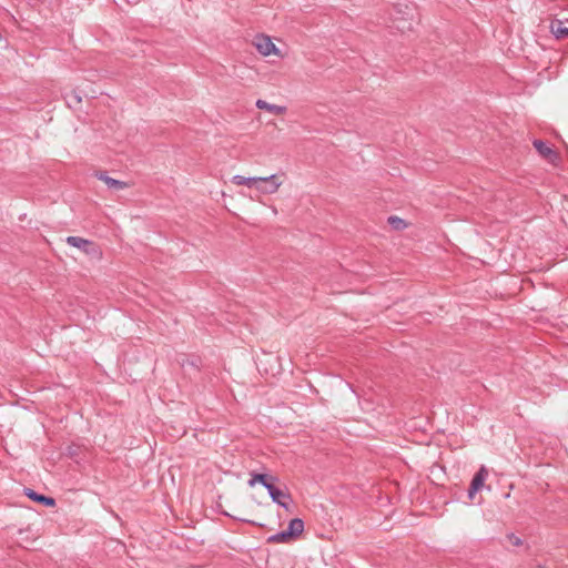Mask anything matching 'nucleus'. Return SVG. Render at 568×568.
I'll list each match as a JSON object with an SVG mask.
<instances>
[{"mask_svg": "<svg viewBox=\"0 0 568 568\" xmlns=\"http://www.w3.org/2000/svg\"><path fill=\"white\" fill-rule=\"evenodd\" d=\"M65 241L69 245L81 250L83 253L91 257L101 256V251L99 246L92 241H89L80 236H68Z\"/></svg>", "mask_w": 568, "mask_h": 568, "instance_id": "obj_1", "label": "nucleus"}, {"mask_svg": "<svg viewBox=\"0 0 568 568\" xmlns=\"http://www.w3.org/2000/svg\"><path fill=\"white\" fill-rule=\"evenodd\" d=\"M282 180L278 174H272L270 176L258 178V184L256 190L262 194H273L277 192L282 185Z\"/></svg>", "mask_w": 568, "mask_h": 568, "instance_id": "obj_2", "label": "nucleus"}, {"mask_svg": "<svg viewBox=\"0 0 568 568\" xmlns=\"http://www.w3.org/2000/svg\"><path fill=\"white\" fill-rule=\"evenodd\" d=\"M266 489L274 503L284 507L285 509H288V505L291 501V495L285 487L281 488V487L276 486L275 483H273Z\"/></svg>", "mask_w": 568, "mask_h": 568, "instance_id": "obj_3", "label": "nucleus"}, {"mask_svg": "<svg viewBox=\"0 0 568 568\" xmlns=\"http://www.w3.org/2000/svg\"><path fill=\"white\" fill-rule=\"evenodd\" d=\"M254 45H255L256 50L265 57H267L272 53L278 54L277 48L272 42L271 38L267 36L261 34V36L255 37Z\"/></svg>", "mask_w": 568, "mask_h": 568, "instance_id": "obj_4", "label": "nucleus"}, {"mask_svg": "<svg viewBox=\"0 0 568 568\" xmlns=\"http://www.w3.org/2000/svg\"><path fill=\"white\" fill-rule=\"evenodd\" d=\"M487 475L488 473L484 466L475 474L468 489V497L470 499H473L475 494L484 486Z\"/></svg>", "mask_w": 568, "mask_h": 568, "instance_id": "obj_5", "label": "nucleus"}, {"mask_svg": "<svg viewBox=\"0 0 568 568\" xmlns=\"http://www.w3.org/2000/svg\"><path fill=\"white\" fill-rule=\"evenodd\" d=\"M532 144L538 153L548 161L554 162L557 159V153L544 141L535 140Z\"/></svg>", "mask_w": 568, "mask_h": 568, "instance_id": "obj_6", "label": "nucleus"}, {"mask_svg": "<svg viewBox=\"0 0 568 568\" xmlns=\"http://www.w3.org/2000/svg\"><path fill=\"white\" fill-rule=\"evenodd\" d=\"M95 176L100 181H103L110 189L122 190V189H125L129 186L128 183H125L123 181H119L113 178H110L105 172H98L95 174Z\"/></svg>", "mask_w": 568, "mask_h": 568, "instance_id": "obj_7", "label": "nucleus"}, {"mask_svg": "<svg viewBox=\"0 0 568 568\" xmlns=\"http://www.w3.org/2000/svg\"><path fill=\"white\" fill-rule=\"evenodd\" d=\"M277 478L267 474H253L252 478L248 480L250 486H254L256 483H260L265 488H268L271 484L276 483Z\"/></svg>", "mask_w": 568, "mask_h": 568, "instance_id": "obj_8", "label": "nucleus"}, {"mask_svg": "<svg viewBox=\"0 0 568 568\" xmlns=\"http://www.w3.org/2000/svg\"><path fill=\"white\" fill-rule=\"evenodd\" d=\"M256 108L257 109H261V110H265L272 114H276V115H280V114H284L285 111H286V108L285 106H282V105H276V104H271L268 102H266L265 100H262V99H258L255 103Z\"/></svg>", "mask_w": 568, "mask_h": 568, "instance_id": "obj_9", "label": "nucleus"}, {"mask_svg": "<svg viewBox=\"0 0 568 568\" xmlns=\"http://www.w3.org/2000/svg\"><path fill=\"white\" fill-rule=\"evenodd\" d=\"M550 31L556 37V39H566L568 38V28L565 26L564 21L555 20L550 23Z\"/></svg>", "mask_w": 568, "mask_h": 568, "instance_id": "obj_10", "label": "nucleus"}, {"mask_svg": "<svg viewBox=\"0 0 568 568\" xmlns=\"http://www.w3.org/2000/svg\"><path fill=\"white\" fill-rule=\"evenodd\" d=\"M26 495L34 500V501H38V503H41L48 507H53L55 505V500L52 498V497H48V496H44V495H40L38 493H36L34 490L30 489V488H27L26 489Z\"/></svg>", "mask_w": 568, "mask_h": 568, "instance_id": "obj_11", "label": "nucleus"}, {"mask_svg": "<svg viewBox=\"0 0 568 568\" xmlns=\"http://www.w3.org/2000/svg\"><path fill=\"white\" fill-rule=\"evenodd\" d=\"M287 535H291L292 538L300 536L304 530V523L300 518H294L290 521L287 527Z\"/></svg>", "mask_w": 568, "mask_h": 568, "instance_id": "obj_12", "label": "nucleus"}, {"mask_svg": "<svg viewBox=\"0 0 568 568\" xmlns=\"http://www.w3.org/2000/svg\"><path fill=\"white\" fill-rule=\"evenodd\" d=\"M232 183L236 185H246L248 187H257L258 178H245L242 175H234L232 178Z\"/></svg>", "mask_w": 568, "mask_h": 568, "instance_id": "obj_13", "label": "nucleus"}, {"mask_svg": "<svg viewBox=\"0 0 568 568\" xmlns=\"http://www.w3.org/2000/svg\"><path fill=\"white\" fill-rule=\"evenodd\" d=\"M387 222L394 230L397 231L404 230L407 226L406 222L398 216H389Z\"/></svg>", "mask_w": 568, "mask_h": 568, "instance_id": "obj_14", "label": "nucleus"}, {"mask_svg": "<svg viewBox=\"0 0 568 568\" xmlns=\"http://www.w3.org/2000/svg\"><path fill=\"white\" fill-rule=\"evenodd\" d=\"M290 539H292V536L287 535L286 529L270 537V541H274V542H286Z\"/></svg>", "mask_w": 568, "mask_h": 568, "instance_id": "obj_15", "label": "nucleus"}, {"mask_svg": "<svg viewBox=\"0 0 568 568\" xmlns=\"http://www.w3.org/2000/svg\"><path fill=\"white\" fill-rule=\"evenodd\" d=\"M290 539H292V536L287 535L286 529L270 537V541H274V542H286Z\"/></svg>", "mask_w": 568, "mask_h": 568, "instance_id": "obj_16", "label": "nucleus"}, {"mask_svg": "<svg viewBox=\"0 0 568 568\" xmlns=\"http://www.w3.org/2000/svg\"><path fill=\"white\" fill-rule=\"evenodd\" d=\"M508 539L510 540V542L514 546H517V547L523 544L521 539L519 537L515 536L514 534L508 535Z\"/></svg>", "mask_w": 568, "mask_h": 568, "instance_id": "obj_17", "label": "nucleus"}]
</instances>
